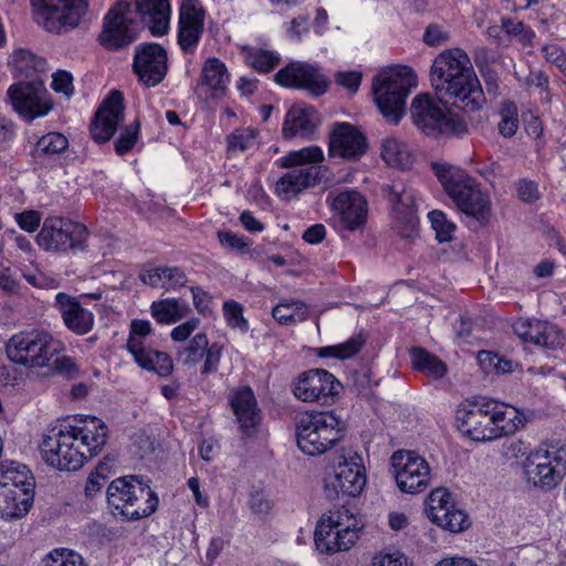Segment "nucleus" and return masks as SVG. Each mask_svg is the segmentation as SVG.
I'll use <instances>...</instances> for the list:
<instances>
[{
	"instance_id": "f257e3e1",
	"label": "nucleus",
	"mask_w": 566,
	"mask_h": 566,
	"mask_svg": "<svg viewBox=\"0 0 566 566\" xmlns=\"http://www.w3.org/2000/svg\"><path fill=\"white\" fill-rule=\"evenodd\" d=\"M108 439V429L96 417H85L74 423L64 421L46 430L40 444L43 461L61 471H76L97 455Z\"/></svg>"
},
{
	"instance_id": "f03ea898",
	"label": "nucleus",
	"mask_w": 566,
	"mask_h": 566,
	"mask_svg": "<svg viewBox=\"0 0 566 566\" xmlns=\"http://www.w3.org/2000/svg\"><path fill=\"white\" fill-rule=\"evenodd\" d=\"M431 168L446 192L463 213L472 217L481 224L489 221L491 214L490 198L472 177L462 169L448 164L432 163Z\"/></svg>"
},
{
	"instance_id": "7ed1b4c3",
	"label": "nucleus",
	"mask_w": 566,
	"mask_h": 566,
	"mask_svg": "<svg viewBox=\"0 0 566 566\" xmlns=\"http://www.w3.org/2000/svg\"><path fill=\"white\" fill-rule=\"evenodd\" d=\"M106 497L112 514L126 521L147 517L158 506L156 493L136 475L113 480L107 488Z\"/></svg>"
},
{
	"instance_id": "20e7f679",
	"label": "nucleus",
	"mask_w": 566,
	"mask_h": 566,
	"mask_svg": "<svg viewBox=\"0 0 566 566\" xmlns=\"http://www.w3.org/2000/svg\"><path fill=\"white\" fill-rule=\"evenodd\" d=\"M323 159L324 154L317 146L289 153L281 159V167L289 170L277 180L276 193L283 200H290L304 189L319 184L323 178L319 164Z\"/></svg>"
},
{
	"instance_id": "39448f33",
	"label": "nucleus",
	"mask_w": 566,
	"mask_h": 566,
	"mask_svg": "<svg viewBox=\"0 0 566 566\" xmlns=\"http://www.w3.org/2000/svg\"><path fill=\"white\" fill-rule=\"evenodd\" d=\"M523 472L528 484L542 490L556 488L566 475V442L547 440L524 461Z\"/></svg>"
},
{
	"instance_id": "423d86ee",
	"label": "nucleus",
	"mask_w": 566,
	"mask_h": 566,
	"mask_svg": "<svg viewBox=\"0 0 566 566\" xmlns=\"http://www.w3.org/2000/svg\"><path fill=\"white\" fill-rule=\"evenodd\" d=\"M344 422L329 411L304 415L296 424V441L307 455H319L342 439Z\"/></svg>"
},
{
	"instance_id": "0eeeda50",
	"label": "nucleus",
	"mask_w": 566,
	"mask_h": 566,
	"mask_svg": "<svg viewBox=\"0 0 566 566\" xmlns=\"http://www.w3.org/2000/svg\"><path fill=\"white\" fill-rule=\"evenodd\" d=\"M417 86L416 73H377L373 94L382 117L397 125L406 112V98Z\"/></svg>"
},
{
	"instance_id": "6e6552de",
	"label": "nucleus",
	"mask_w": 566,
	"mask_h": 566,
	"mask_svg": "<svg viewBox=\"0 0 566 566\" xmlns=\"http://www.w3.org/2000/svg\"><path fill=\"white\" fill-rule=\"evenodd\" d=\"M359 532L358 521L348 509L342 506L329 511L316 525V548L325 554L348 551L359 538Z\"/></svg>"
},
{
	"instance_id": "1a4fd4ad",
	"label": "nucleus",
	"mask_w": 566,
	"mask_h": 566,
	"mask_svg": "<svg viewBox=\"0 0 566 566\" xmlns=\"http://www.w3.org/2000/svg\"><path fill=\"white\" fill-rule=\"evenodd\" d=\"M413 124L428 136L461 137L468 133L467 123L460 115L442 108L428 94L417 95L410 106Z\"/></svg>"
},
{
	"instance_id": "9d476101",
	"label": "nucleus",
	"mask_w": 566,
	"mask_h": 566,
	"mask_svg": "<svg viewBox=\"0 0 566 566\" xmlns=\"http://www.w3.org/2000/svg\"><path fill=\"white\" fill-rule=\"evenodd\" d=\"M430 82L441 101H450L464 112H475L485 102L475 73H430Z\"/></svg>"
},
{
	"instance_id": "9b49d317",
	"label": "nucleus",
	"mask_w": 566,
	"mask_h": 566,
	"mask_svg": "<svg viewBox=\"0 0 566 566\" xmlns=\"http://www.w3.org/2000/svg\"><path fill=\"white\" fill-rule=\"evenodd\" d=\"M62 349L61 342L36 329L13 335L6 347L10 360L30 368L48 365Z\"/></svg>"
},
{
	"instance_id": "f8f14e48",
	"label": "nucleus",
	"mask_w": 566,
	"mask_h": 566,
	"mask_svg": "<svg viewBox=\"0 0 566 566\" xmlns=\"http://www.w3.org/2000/svg\"><path fill=\"white\" fill-rule=\"evenodd\" d=\"M35 22L50 33L76 28L86 14L87 0H30Z\"/></svg>"
},
{
	"instance_id": "ddd939ff",
	"label": "nucleus",
	"mask_w": 566,
	"mask_h": 566,
	"mask_svg": "<svg viewBox=\"0 0 566 566\" xmlns=\"http://www.w3.org/2000/svg\"><path fill=\"white\" fill-rule=\"evenodd\" d=\"M87 228L76 221L61 217L44 220L36 241L48 252L83 251L86 249Z\"/></svg>"
},
{
	"instance_id": "4468645a",
	"label": "nucleus",
	"mask_w": 566,
	"mask_h": 566,
	"mask_svg": "<svg viewBox=\"0 0 566 566\" xmlns=\"http://www.w3.org/2000/svg\"><path fill=\"white\" fill-rule=\"evenodd\" d=\"M130 14L132 4L125 0H119L109 9L98 35L102 46L109 51H118L137 40L138 27Z\"/></svg>"
},
{
	"instance_id": "2eb2a0df",
	"label": "nucleus",
	"mask_w": 566,
	"mask_h": 566,
	"mask_svg": "<svg viewBox=\"0 0 566 566\" xmlns=\"http://www.w3.org/2000/svg\"><path fill=\"white\" fill-rule=\"evenodd\" d=\"M397 485L401 492L421 493L430 485L431 469L427 460L413 451L399 450L391 455Z\"/></svg>"
},
{
	"instance_id": "dca6fc26",
	"label": "nucleus",
	"mask_w": 566,
	"mask_h": 566,
	"mask_svg": "<svg viewBox=\"0 0 566 566\" xmlns=\"http://www.w3.org/2000/svg\"><path fill=\"white\" fill-rule=\"evenodd\" d=\"M335 473L325 480V494L329 500L360 494L366 483L361 458L357 452L342 455Z\"/></svg>"
},
{
	"instance_id": "f3484780",
	"label": "nucleus",
	"mask_w": 566,
	"mask_h": 566,
	"mask_svg": "<svg viewBox=\"0 0 566 566\" xmlns=\"http://www.w3.org/2000/svg\"><path fill=\"white\" fill-rule=\"evenodd\" d=\"M8 96L14 111L29 122L45 116L53 107L43 81L38 78L12 84Z\"/></svg>"
},
{
	"instance_id": "a211bd4d",
	"label": "nucleus",
	"mask_w": 566,
	"mask_h": 566,
	"mask_svg": "<svg viewBox=\"0 0 566 566\" xmlns=\"http://www.w3.org/2000/svg\"><path fill=\"white\" fill-rule=\"evenodd\" d=\"M490 406L485 398L465 400L459 405L455 419L463 434L474 441L494 440Z\"/></svg>"
},
{
	"instance_id": "6ab92c4d",
	"label": "nucleus",
	"mask_w": 566,
	"mask_h": 566,
	"mask_svg": "<svg viewBox=\"0 0 566 566\" xmlns=\"http://www.w3.org/2000/svg\"><path fill=\"white\" fill-rule=\"evenodd\" d=\"M388 199L392 205L395 230L405 240H413L419 233V220L416 212V191L406 186H388Z\"/></svg>"
},
{
	"instance_id": "aec40b11",
	"label": "nucleus",
	"mask_w": 566,
	"mask_h": 566,
	"mask_svg": "<svg viewBox=\"0 0 566 566\" xmlns=\"http://www.w3.org/2000/svg\"><path fill=\"white\" fill-rule=\"evenodd\" d=\"M125 120L124 95L118 90H113L101 103L90 125L92 138L104 144L117 132Z\"/></svg>"
},
{
	"instance_id": "412c9836",
	"label": "nucleus",
	"mask_w": 566,
	"mask_h": 566,
	"mask_svg": "<svg viewBox=\"0 0 566 566\" xmlns=\"http://www.w3.org/2000/svg\"><path fill=\"white\" fill-rule=\"evenodd\" d=\"M367 149L364 135L349 123H337L329 134L328 155L358 160Z\"/></svg>"
},
{
	"instance_id": "4be33fe9",
	"label": "nucleus",
	"mask_w": 566,
	"mask_h": 566,
	"mask_svg": "<svg viewBox=\"0 0 566 566\" xmlns=\"http://www.w3.org/2000/svg\"><path fill=\"white\" fill-rule=\"evenodd\" d=\"M339 382L324 369H311L303 373L294 386L295 397L302 401H326L328 397L337 394Z\"/></svg>"
},
{
	"instance_id": "5701e85b",
	"label": "nucleus",
	"mask_w": 566,
	"mask_h": 566,
	"mask_svg": "<svg viewBox=\"0 0 566 566\" xmlns=\"http://www.w3.org/2000/svg\"><path fill=\"white\" fill-rule=\"evenodd\" d=\"M229 403L237 417L241 432L252 436L261 422V410L250 387H242L233 391L229 397Z\"/></svg>"
},
{
	"instance_id": "b1692460",
	"label": "nucleus",
	"mask_w": 566,
	"mask_h": 566,
	"mask_svg": "<svg viewBox=\"0 0 566 566\" xmlns=\"http://www.w3.org/2000/svg\"><path fill=\"white\" fill-rule=\"evenodd\" d=\"M516 334L525 342L546 349H557L564 344L562 331L548 322L538 319L521 321L514 326Z\"/></svg>"
},
{
	"instance_id": "393cba45",
	"label": "nucleus",
	"mask_w": 566,
	"mask_h": 566,
	"mask_svg": "<svg viewBox=\"0 0 566 566\" xmlns=\"http://www.w3.org/2000/svg\"><path fill=\"white\" fill-rule=\"evenodd\" d=\"M332 208L339 214L343 227L349 231L361 228L366 222L367 201L358 191L340 192L334 198Z\"/></svg>"
},
{
	"instance_id": "a878e982",
	"label": "nucleus",
	"mask_w": 566,
	"mask_h": 566,
	"mask_svg": "<svg viewBox=\"0 0 566 566\" xmlns=\"http://www.w3.org/2000/svg\"><path fill=\"white\" fill-rule=\"evenodd\" d=\"M319 125V117L317 112L308 106H292L285 116L282 135L286 139L313 137Z\"/></svg>"
},
{
	"instance_id": "bb28decb",
	"label": "nucleus",
	"mask_w": 566,
	"mask_h": 566,
	"mask_svg": "<svg viewBox=\"0 0 566 566\" xmlns=\"http://www.w3.org/2000/svg\"><path fill=\"white\" fill-rule=\"evenodd\" d=\"M136 12L154 36L165 35L169 30V0H136Z\"/></svg>"
},
{
	"instance_id": "cd10ccee",
	"label": "nucleus",
	"mask_w": 566,
	"mask_h": 566,
	"mask_svg": "<svg viewBox=\"0 0 566 566\" xmlns=\"http://www.w3.org/2000/svg\"><path fill=\"white\" fill-rule=\"evenodd\" d=\"M55 306L59 308L65 325L78 335L88 333L94 323V315L82 307L80 302L65 293H57Z\"/></svg>"
},
{
	"instance_id": "c85d7f7f",
	"label": "nucleus",
	"mask_w": 566,
	"mask_h": 566,
	"mask_svg": "<svg viewBox=\"0 0 566 566\" xmlns=\"http://www.w3.org/2000/svg\"><path fill=\"white\" fill-rule=\"evenodd\" d=\"M127 349L140 367L155 370L161 377L169 376L174 369L172 359L168 354L146 348L136 337L127 340Z\"/></svg>"
},
{
	"instance_id": "c756f323",
	"label": "nucleus",
	"mask_w": 566,
	"mask_h": 566,
	"mask_svg": "<svg viewBox=\"0 0 566 566\" xmlns=\"http://www.w3.org/2000/svg\"><path fill=\"white\" fill-rule=\"evenodd\" d=\"M34 499V486L27 489H10L0 486V516L4 520H14L24 516Z\"/></svg>"
},
{
	"instance_id": "7c9ffc66",
	"label": "nucleus",
	"mask_w": 566,
	"mask_h": 566,
	"mask_svg": "<svg viewBox=\"0 0 566 566\" xmlns=\"http://www.w3.org/2000/svg\"><path fill=\"white\" fill-rule=\"evenodd\" d=\"M274 81L284 87L303 90L312 96L325 94L329 85L322 73H275Z\"/></svg>"
},
{
	"instance_id": "2f4dec72",
	"label": "nucleus",
	"mask_w": 566,
	"mask_h": 566,
	"mask_svg": "<svg viewBox=\"0 0 566 566\" xmlns=\"http://www.w3.org/2000/svg\"><path fill=\"white\" fill-rule=\"evenodd\" d=\"M490 417L494 431V439L514 433L524 424L523 418L514 407L489 400Z\"/></svg>"
},
{
	"instance_id": "473e14b6",
	"label": "nucleus",
	"mask_w": 566,
	"mask_h": 566,
	"mask_svg": "<svg viewBox=\"0 0 566 566\" xmlns=\"http://www.w3.org/2000/svg\"><path fill=\"white\" fill-rule=\"evenodd\" d=\"M167 52L157 43H142L135 48L133 71H166Z\"/></svg>"
},
{
	"instance_id": "72a5a7b5",
	"label": "nucleus",
	"mask_w": 566,
	"mask_h": 566,
	"mask_svg": "<svg viewBox=\"0 0 566 566\" xmlns=\"http://www.w3.org/2000/svg\"><path fill=\"white\" fill-rule=\"evenodd\" d=\"M31 490L34 478L25 464L15 461H0V486Z\"/></svg>"
},
{
	"instance_id": "f704fd0d",
	"label": "nucleus",
	"mask_w": 566,
	"mask_h": 566,
	"mask_svg": "<svg viewBox=\"0 0 566 566\" xmlns=\"http://www.w3.org/2000/svg\"><path fill=\"white\" fill-rule=\"evenodd\" d=\"M410 358L413 369L426 374L429 378L440 379L447 374V365L424 348H411Z\"/></svg>"
},
{
	"instance_id": "c9c22d12",
	"label": "nucleus",
	"mask_w": 566,
	"mask_h": 566,
	"mask_svg": "<svg viewBox=\"0 0 566 566\" xmlns=\"http://www.w3.org/2000/svg\"><path fill=\"white\" fill-rule=\"evenodd\" d=\"M228 82V73H202L197 81L195 93L203 102L217 99L224 96Z\"/></svg>"
},
{
	"instance_id": "e433bc0d",
	"label": "nucleus",
	"mask_w": 566,
	"mask_h": 566,
	"mask_svg": "<svg viewBox=\"0 0 566 566\" xmlns=\"http://www.w3.org/2000/svg\"><path fill=\"white\" fill-rule=\"evenodd\" d=\"M381 157L388 166L400 169H408L413 163V155L408 146L395 137H388L382 142Z\"/></svg>"
},
{
	"instance_id": "4c0bfd02",
	"label": "nucleus",
	"mask_w": 566,
	"mask_h": 566,
	"mask_svg": "<svg viewBox=\"0 0 566 566\" xmlns=\"http://www.w3.org/2000/svg\"><path fill=\"white\" fill-rule=\"evenodd\" d=\"M142 281L153 287H177L187 282L186 274L179 268L159 266L142 274Z\"/></svg>"
},
{
	"instance_id": "58836bf2",
	"label": "nucleus",
	"mask_w": 566,
	"mask_h": 566,
	"mask_svg": "<svg viewBox=\"0 0 566 566\" xmlns=\"http://www.w3.org/2000/svg\"><path fill=\"white\" fill-rule=\"evenodd\" d=\"M430 71H473V65L465 51L453 48L442 51L433 60Z\"/></svg>"
},
{
	"instance_id": "ea45409f",
	"label": "nucleus",
	"mask_w": 566,
	"mask_h": 566,
	"mask_svg": "<svg viewBox=\"0 0 566 566\" xmlns=\"http://www.w3.org/2000/svg\"><path fill=\"white\" fill-rule=\"evenodd\" d=\"M151 315L160 324H171L180 321L187 314V305L176 298H166L151 304Z\"/></svg>"
},
{
	"instance_id": "a19ab883",
	"label": "nucleus",
	"mask_w": 566,
	"mask_h": 566,
	"mask_svg": "<svg viewBox=\"0 0 566 566\" xmlns=\"http://www.w3.org/2000/svg\"><path fill=\"white\" fill-rule=\"evenodd\" d=\"M272 316L280 324H295L307 318L308 307L301 301H284L272 310Z\"/></svg>"
},
{
	"instance_id": "79ce46f5",
	"label": "nucleus",
	"mask_w": 566,
	"mask_h": 566,
	"mask_svg": "<svg viewBox=\"0 0 566 566\" xmlns=\"http://www.w3.org/2000/svg\"><path fill=\"white\" fill-rule=\"evenodd\" d=\"M454 503L452 502L451 493L446 489L433 490L427 501V515L430 521L438 524L444 520L448 510L452 509Z\"/></svg>"
},
{
	"instance_id": "37998d69",
	"label": "nucleus",
	"mask_w": 566,
	"mask_h": 566,
	"mask_svg": "<svg viewBox=\"0 0 566 566\" xmlns=\"http://www.w3.org/2000/svg\"><path fill=\"white\" fill-rule=\"evenodd\" d=\"M244 62L255 71H272L279 67L281 56L270 50L250 48L243 51Z\"/></svg>"
},
{
	"instance_id": "c03bdc74",
	"label": "nucleus",
	"mask_w": 566,
	"mask_h": 566,
	"mask_svg": "<svg viewBox=\"0 0 566 566\" xmlns=\"http://www.w3.org/2000/svg\"><path fill=\"white\" fill-rule=\"evenodd\" d=\"M208 344L205 333L196 334L182 349L178 350L177 360L184 366H196L203 358Z\"/></svg>"
},
{
	"instance_id": "a18cd8bd",
	"label": "nucleus",
	"mask_w": 566,
	"mask_h": 566,
	"mask_svg": "<svg viewBox=\"0 0 566 566\" xmlns=\"http://www.w3.org/2000/svg\"><path fill=\"white\" fill-rule=\"evenodd\" d=\"M9 65L13 71H44L48 67L43 56L24 49L15 50L10 55Z\"/></svg>"
},
{
	"instance_id": "49530a36",
	"label": "nucleus",
	"mask_w": 566,
	"mask_h": 566,
	"mask_svg": "<svg viewBox=\"0 0 566 566\" xmlns=\"http://www.w3.org/2000/svg\"><path fill=\"white\" fill-rule=\"evenodd\" d=\"M365 339L361 335L350 337L342 344L322 347L319 355L323 357H336L339 359H347L356 355L363 347Z\"/></svg>"
},
{
	"instance_id": "de8ad7c7",
	"label": "nucleus",
	"mask_w": 566,
	"mask_h": 566,
	"mask_svg": "<svg viewBox=\"0 0 566 566\" xmlns=\"http://www.w3.org/2000/svg\"><path fill=\"white\" fill-rule=\"evenodd\" d=\"M69 147L67 138L61 133H49L42 136L35 144V155L52 156L61 154Z\"/></svg>"
},
{
	"instance_id": "09e8293b",
	"label": "nucleus",
	"mask_w": 566,
	"mask_h": 566,
	"mask_svg": "<svg viewBox=\"0 0 566 566\" xmlns=\"http://www.w3.org/2000/svg\"><path fill=\"white\" fill-rule=\"evenodd\" d=\"M139 119H135L132 124L122 129L118 138L114 143V149L118 156H124L134 148L139 137Z\"/></svg>"
},
{
	"instance_id": "8fccbe9b",
	"label": "nucleus",
	"mask_w": 566,
	"mask_h": 566,
	"mask_svg": "<svg viewBox=\"0 0 566 566\" xmlns=\"http://www.w3.org/2000/svg\"><path fill=\"white\" fill-rule=\"evenodd\" d=\"M41 566H85L81 555L66 548H56L49 553Z\"/></svg>"
},
{
	"instance_id": "3c124183",
	"label": "nucleus",
	"mask_w": 566,
	"mask_h": 566,
	"mask_svg": "<svg viewBox=\"0 0 566 566\" xmlns=\"http://www.w3.org/2000/svg\"><path fill=\"white\" fill-rule=\"evenodd\" d=\"M203 10L196 0H185L179 9V25L203 29Z\"/></svg>"
},
{
	"instance_id": "603ef678",
	"label": "nucleus",
	"mask_w": 566,
	"mask_h": 566,
	"mask_svg": "<svg viewBox=\"0 0 566 566\" xmlns=\"http://www.w3.org/2000/svg\"><path fill=\"white\" fill-rule=\"evenodd\" d=\"M502 28L509 36L523 45H530L535 36L534 31L522 21L502 19Z\"/></svg>"
},
{
	"instance_id": "864d4df0",
	"label": "nucleus",
	"mask_w": 566,
	"mask_h": 566,
	"mask_svg": "<svg viewBox=\"0 0 566 566\" xmlns=\"http://www.w3.org/2000/svg\"><path fill=\"white\" fill-rule=\"evenodd\" d=\"M437 525L452 533H458L468 528L470 521L464 511L455 509V505H453L452 509L448 510L444 520L440 521Z\"/></svg>"
},
{
	"instance_id": "5fc2aeb1",
	"label": "nucleus",
	"mask_w": 566,
	"mask_h": 566,
	"mask_svg": "<svg viewBox=\"0 0 566 566\" xmlns=\"http://www.w3.org/2000/svg\"><path fill=\"white\" fill-rule=\"evenodd\" d=\"M428 217L433 230L436 231L437 239L440 242L451 241L455 227L452 222L447 220L444 213L439 210H433L428 214Z\"/></svg>"
},
{
	"instance_id": "6e6d98bb",
	"label": "nucleus",
	"mask_w": 566,
	"mask_h": 566,
	"mask_svg": "<svg viewBox=\"0 0 566 566\" xmlns=\"http://www.w3.org/2000/svg\"><path fill=\"white\" fill-rule=\"evenodd\" d=\"M223 314L230 327L239 328L242 332L248 331L249 324L243 317V307L240 303L232 300L224 302Z\"/></svg>"
},
{
	"instance_id": "4d7b16f0",
	"label": "nucleus",
	"mask_w": 566,
	"mask_h": 566,
	"mask_svg": "<svg viewBox=\"0 0 566 566\" xmlns=\"http://www.w3.org/2000/svg\"><path fill=\"white\" fill-rule=\"evenodd\" d=\"M502 120L499 130L504 137H512L517 129V108L514 103L506 102L501 109Z\"/></svg>"
},
{
	"instance_id": "13d9d810",
	"label": "nucleus",
	"mask_w": 566,
	"mask_h": 566,
	"mask_svg": "<svg viewBox=\"0 0 566 566\" xmlns=\"http://www.w3.org/2000/svg\"><path fill=\"white\" fill-rule=\"evenodd\" d=\"M256 135L252 129H239L228 137V148L232 151H244L254 143Z\"/></svg>"
},
{
	"instance_id": "bf43d9fd",
	"label": "nucleus",
	"mask_w": 566,
	"mask_h": 566,
	"mask_svg": "<svg viewBox=\"0 0 566 566\" xmlns=\"http://www.w3.org/2000/svg\"><path fill=\"white\" fill-rule=\"evenodd\" d=\"M203 29L195 27L179 25L178 43L180 48L188 52L195 49L199 42Z\"/></svg>"
},
{
	"instance_id": "052dcab7",
	"label": "nucleus",
	"mask_w": 566,
	"mask_h": 566,
	"mask_svg": "<svg viewBox=\"0 0 566 566\" xmlns=\"http://www.w3.org/2000/svg\"><path fill=\"white\" fill-rule=\"evenodd\" d=\"M517 81L528 91H536L539 94L547 90L548 78L544 73H516Z\"/></svg>"
},
{
	"instance_id": "680f3d73",
	"label": "nucleus",
	"mask_w": 566,
	"mask_h": 566,
	"mask_svg": "<svg viewBox=\"0 0 566 566\" xmlns=\"http://www.w3.org/2000/svg\"><path fill=\"white\" fill-rule=\"evenodd\" d=\"M222 355V346L218 343L208 344L205 350V363L201 369L202 375H209L218 370V366Z\"/></svg>"
},
{
	"instance_id": "e2e57ef3",
	"label": "nucleus",
	"mask_w": 566,
	"mask_h": 566,
	"mask_svg": "<svg viewBox=\"0 0 566 566\" xmlns=\"http://www.w3.org/2000/svg\"><path fill=\"white\" fill-rule=\"evenodd\" d=\"M450 39L448 31L437 23L429 24L423 33L422 40L429 46H440L446 44Z\"/></svg>"
},
{
	"instance_id": "0e129e2a",
	"label": "nucleus",
	"mask_w": 566,
	"mask_h": 566,
	"mask_svg": "<svg viewBox=\"0 0 566 566\" xmlns=\"http://www.w3.org/2000/svg\"><path fill=\"white\" fill-rule=\"evenodd\" d=\"M310 14H300L286 25V34L292 40L300 41L308 32Z\"/></svg>"
},
{
	"instance_id": "69168bd1",
	"label": "nucleus",
	"mask_w": 566,
	"mask_h": 566,
	"mask_svg": "<svg viewBox=\"0 0 566 566\" xmlns=\"http://www.w3.org/2000/svg\"><path fill=\"white\" fill-rule=\"evenodd\" d=\"M217 235L220 244L230 250L244 251L249 247V243L244 240L243 237L233 232L218 231Z\"/></svg>"
},
{
	"instance_id": "338daca9",
	"label": "nucleus",
	"mask_w": 566,
	"mask_h": 566,
	"mask_svg": "<svg viewBox=\"0 0 566 566\" xmlns=\"http://www.w3.org/2000/svg\"><path fill=\"white\" fill-rule=\"evenodd\" d=\"M516 192L524 202H534L539 198L537 185L527 179H522L516 184Z\"/></svg>"
},
{
	"instance_id": "774afa93",
	"label": "nucleus",
	"mask_w": 566,
	"mask_h": 566,
	"mask_svg": "<svg viewBox=\"0 0 566 566\" xmlns=\"http://www.w3.org/2000/svg\"><path fill=\"white\" fill-rule=\"evenodd\" d=\"M373 566H407V558L396 553H380L373 559Z\"/></svg>"
}]
</instances>
